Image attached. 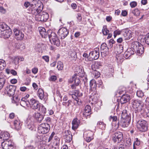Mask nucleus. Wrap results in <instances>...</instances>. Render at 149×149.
<instances>
[{
    "label": "nucleus",
    "instance_id": "obj_51",
    "mask_svg": "<svg viewBox=\"0 0 149 149\" xmlns=\"http://www.w3.org/2000/svg\"><path fill=\"white\" fill-rule=\"evenodd\" d=\"M72 101L70 100H68L67 102H62V105L67 107H68L71 104Z\"/></svg>",
    "mask_w": 149,
    "mask_h": 149
},
{
    "label": "nucleus",
    "instance_id": "obj_61",
    "mask_svg": "<svg viewBox=\"0 0 149 149\" xmlns=\"http://www.w3.org/2000/svg\"><path fill=\"white\" fill-rule=\"evenodd\" d=\"M11 145H10L8 149H15V144L12 141Z\"/></svg>",
    "mask_w": 149,
    "mask_h": 149
},
{
    "label": "nucleus",
    "instance_id": "obj_35",
    "mask_svg": "<svg viewBox=\"0 0 149 149\" xmlns=\"http://www.w3.org/2000/svg\"><path fill=\"white\" fill-rule=\"evenodd\" d=\"M52 44H53L57 46H59L60 44V40L58 37L55 38V39H53L50 42Z\"/></svg>",
    "mask_w": 149,
    "mask_h": 149
},
{
    "label": "nucleus",
    "instance_id": "obj_62",
    "mask_svg": "<svg viewBox=\"0 0 149 149\" xmlns=\"http://www.w3.org/2000/svg\"><path fill=\"white\" fill-rule=\"evenodd\" d=\"M121 33V31H120L116 30L114 32V37L115 38L117 35H119Z\"/></svg>",
    "mask_w": 149,
    "mask_h": 149
},
{
    "label": "nucleus",
    "instance_id": "obj_63",
    "mask_svg": "<svg viewBox=\"0 0 149 149\" xmlns=\"http://www.w3.org/2000/svg\"><path fill=\"white\" fill-rule=\"evenodd\" d=\"M42 59L44 60L46 62H48L49 61V57L48 56H42Z\"/></svg>",
    "mask_w": 149,
    "mask_h": 149
},
{
    "label": "nucleus",
    "instance_id": "obj_36",
    "mask_svg": "<svg viewBox=\"0 0 149 149\" xmlns=\"http://www.w3.org/2000/svg\"><path fill=\"white\" fill-rule=\"evenodd\" d=\"M140 144V141L137 138L135 139V141L133 144V149H139V146Z\"/></svg>",
    "mask_w": 149,
    "mask_h": 149
},
{
    "label": "nucleus",
    "instance_id": "obj_7",
    "mask_svg": "<svg viewBox=\"0 0 149 149\" xmlns=\"http://www.w3.org/2000/svg\"><path fill=\"white\" fill-rule=\"evenodd\" d=\"M137 128L139 130L142 132L146 131L148 130V123L145 120H139L136 124Z\"/></svg>",
    "mask_w": 149,
    "mask_h": 149
},
{
    "label": "nucleus",
    "instance_id": "obj_37",
    "mask_svg": "<svg viewBox=\"0 0 149 149\" xmlns=\"http://www.w3.org/2000/svg\"><path fill=\"white\" fill-rule=\"evenodd\" d=\"M69 54L72 58V60H76L77 57L76 52L74 51H70L69 52Z\"/></svg>",
    "mask_w": 149,
    "mask_h": 149
},
{
    "label": "nucleus",
    "instance_id": "obj_4",
    "mask_svg": "<svg viewBox=\"0 0 149 149\" xmlns=\"http://www.w3.org/2000/svg\"><path fill=\"white\" fill-rule=\"evenodd\" d=\"M99 96L96 92L94 91L90 96L89 101L92 104H94L95 107H100L102 105V102L98 99Z\"/></svg>",
    "mask_w": 149,
    "mask_h": 149
},
{
    "label": "nucleus",
    "instance_id": "obj_9",
    "mask_svg": "<svg viewBox=\"0 0 149 149\" xmlns=\"http://www.w3.org/2000/svg\"><path fill=\"white\" fill-rule=\"evenodd\" d=\"M49 15L48 13L46 12H40L38 15L36 17V20L38 21L46 22L49 18Z\"/></svg>",
    "mask_w": 149,
    "mask_h": 149
},
{
    "label": "nucleus",
    "instance_id": "obj_59",
    "mask_svg": "<svg viewBox=\"0 0 149 149\" xmlns=\"http://www.w3.org/2000/svg\"><path fill=\"white\" fill-rule=\"evenodd\" d=\"M137 2L135 1H133L130 3V6L132 8H134L137 6Z\"/></svg>",
    "mask_w": 149,
    "mask_h": 149
},
{
    "label": "nucleus",
    "instance_id": "obj_41",
    "mask_svg": "<svg viewBox=\"0 0 149 149\" xmlns=\"http://www.w3.org/2000/svg\"><path fill=\"white\" fill-rule=\"evenodd\" d=\"M105 124L102 122H99L97 123V126L102 130H104L105 129Z\"/></svg>",
    "mask_w": 149,
    "mask_h": 149
},
{
    "label": "nucleus",
    "instance_id": "obj_19",
    "mask_svg": "<svg viewBox=\"0 0 149 149\" xmlns=\"http://www.w3.org/2000/svg\"><path fill=\"white\" fill-rule=\"evenodd\" d=\"M21 99L20 104L21 106L25 108L26 106L29 107V101L27 100L26 98L21 97Z\"/></svg>",
    "mask_w": 149,
    "mask_h": 149
},
{
    "label": "nucleus",
    "instance_id": "obj_55",
    "mask_svg": "<svg viewBox=\"0 0 149 149\" xmlns=\"http://www.w3.org/2000/svg\"><path fill=\"white\" fill-rule=\"evenodd\" d=\"M13 31L15 35V37L17 36L20 33L22 32L21 31H20L19 30H18L17 29L15 28L13 30Z\"/></svg>",
    "mask_w": 149,
    "mask_h": 149
},
{
    "label": "nucleus",
    "instance_id": "obj_40",
    "mask_svg": "<svg viewBox=\"0 0 149 149\" xmlns=\"http://www.w3.org/2000/svg\"><path fill=\"white\" fill-rule=\"evenodd\" d=\"M90 87L91 89H95L96 87V83L94 80H91L90 82Z\"/></svg>",
    "mask_w": 149,
    "mask_h": 149
},
{
    "label": "nucleus",
    "instance_id": "obj_46",
    "mask_svg": "<svg viewBox=\"0 0 149 149\" xmlns=\"http://www.w3.org/2000/svg\"><path fill=\"white\" fill-rule=\"evenodd\" d=\"M5 82V79L3 77L0 78V90L3 88Z\"/></svg>",
    "mask_w": 149,
    "mask_h": 149
},
{
    "label": "nucleus",
    "instance_id": "obj_10",
    "mask_svg": "<svg viewBox=\"0 0 149 149\" xmlns=\"http://www.w3.org/2000/svg\"><path fill=\"white\" fill-rule=\"evenodd\" d=\"M112 138L114 142L118 143L123 139V134L121 132L117 131L112 135Z\"/></svg>",
    "mask_w": 149,
    "mask_h": 149
},
{
    "label": "nucleus",
    "instance_id": "obj_33",
    "mask_svg": "<svg viewBox=\"0 0 149 149\" xmlns=\"http://www.w3.org/2000/svg\"><path fill=\"white\" fill-rule=\"evenodd\" d=\"M37 95L40 99L42 100L44 98V95L43 89L40 88L38 89L37 93Z\"/></svg>",
    "mask_w": 149,
    "mask_h": 149
},
{
    "label": "nucleus",
    "instance_id": "obj_52",
    "mask_svg": "<svg viewBox=\"0 0 149 149\" xmlns=\"http://www.w3.org/2000/svg\"><path fill=\"white\" fill-rule=\"evenodd\" d=\"M74 95L76 96V97H80L82 95V93H80L79 91L77 90L74 91Z\"/></svg>",
    "mask_w": 149,
    "mask_h": 149
},
{
    "label": "nucleus",
    "instance_id": "obj_39",
    "mask_svg": "<svg viewBox=\"0 0 149 149\" xmlns=\"http://www.w3.org/2000/svg\"><path fill=\"white\" fill-rule=\"evenodd\" d=\"M6 66L5 61L3 59H0V70H3Z\"/></svg>",
    "mask_w": 149,
    "mask_h": 149
},
{
    "label": "nucleus",
    "instance_id": "obj_27",
    "mask_svg": "<svg viewBox=\"0 0 149 149\" xmlns=\"http://www.w3.org/2000/svg\"><path fill=\"white\" fill-rule=\"evenodd\" d=\"M9 137V133L6 132H1L0 134V139L7 140Z\"/></svg>",
    "mask_w": 149,
    "mask_h": 149
},
{
    "label": "nucleus",
    "instance_id": "obj_21",
    "mask_svg": "<svg viewBox=\"0 0 149 149\" xmlns=\"http://www.w3.org/2000/svg\"><path fill=\"white\" fill-rule=\"evenodd\" d=\"M130 99V96L128 94H123L120 98L121 104H124L128 102Z\"/></svg>",
    "mask_w": 149,
    "mask_h": 149
},
{
    "label": "nucleus",
    "instance_id": "obj_30",
    "mask_svg": "<svg viewBox=\"0 0 149 149\" xmlns=\"http://www.w3.org/2000/svg\"><path fill=\"white\" fill-rule=\"evenodd\" d=\"M38 108L39 113L44 116L46 112V109L45 107L43 105L40 104Z\"/></svg>",
    "mask_w": 149,
    "mask_h": 149
},
{
    "label": "nucleus",
    "instance_id": "obj_42",
    "mask_svg": "<svg viewBox=\"0 0 149 149\" xmlns=\"http://www.w3.org/2000/svg\"><path fill=\"white\" fill-rule=\"evenodd\" d=\"M40 11H41L40 10H38L37 9H35L32 10L31 13L35 15V18L36 20V15H39Z\"/></svg>",
    "mask_w": 149,
    "mask_h": 149
},
{
    "label": "nucleus",
    "instance_id": "obj_53",
    "mask_svg": "<svg viewBox=\"0 0 149 149\" xmlns=\"http://www.w3.org/2000/svg\"><path fill=\"white\" fill-rule=\"evenodd\" d=\"M116 122V126L117 127L118 123H119V117H118L117 116H115L113 117H112V122Z\"/></svg>",
    "mask_w": 149,
    "mask_h": 149
},
{
    "label": "nucleus",
    "instance_id": "obj_8",
    "mask_svg": "<svg viewBox=\"0 0 149 149\" xmlns=\"http://www.w3.org/2000/svg\"><path fill=\"white\" fill-rule=\"evenodd\" d=\"M16 87L14 85H10L5 88L4 93L9 96H12L15 94Z\"/></svg>",
    "mask_w": 149,
    "mask_h": 149
},
{
    "label": "nucleus",
    "instance_id": "obj_16",
    "mask_svg": "<svg viewBox=\"0 0 149 149\" xmlns=\"http://www.w3.org/2000/svg\"><path fill=\"white\" fill-rule=\"evenodd\" d=\"M91 107L89 105H87L85 107L84 111L82 114L83 117L87 118L88 116H89L91 114Z\"/></svg>",
    "mask_w": 149,
    "mask_h": 149
},
{
    "label": "nucleus",
    "instance_id": "obj_38",
    "mask_svg": "<svg viewBox=\"0 0 149 149\" xmlns=\"http://www.w3.org/2000/svg\"><path fill=\"white\" fill-rule=\"evenodd\" d=\"M8 28L7 25L4 23H0V31L1 32L7 29Z\"/></svg>",
    "mask_w": 149,
    "mask_h": 149
},
{
    "label": "nucleus",
    "instance_id": "obj_48",
    "mask_svg": "<svg viewBox=\"0 0 149 149\" xmlns=\"http://www.w3.org/2000/svg\"><path fill=\"white\" fill-rule=\"evenodd\" d=\"M132 13L136 16H138L139 15L140 12L138 9H135L132 11Z\"/></svg>",
    "mask_w": 149,
    "mask_h": 149
},
{
    "label": "nucleus",
    "instance_id": "obj_25",
    "mask_svg": "<svg viewBox=\"0 0 149 149\" xmlns=\"http://www.w3.org/2000/svg\"><path fill=\"white\" fill-rule=\"evenodd\" d=\"M48 35L50 42L58 37L56 33L51 30L48 31Z\"/></svg>",
    "mask_w": 149,
    "mask_h": 149
},
{
    "label": "nucleus",
    "instance_id": "obj_60",
    "mask_svg": "<svg viewBox=\"0 0 149 149\" xmlns=\"http://www.w3.org/2000/svg\"><path fill=\"white\" fill-rule=\"evenodd\" d=\"M99 87L102 89H103L104 86L103 85L102 82L101 80H99L98 81Z\"/></svg>",
    "mask_w": 149,
    "mask_h": 149
},
{
    "label": "nucleus",
    "instance_id": "obj_12",
    "mask_svg": "<svg viewBox=\"0 0 149 149\" xmlns=\"http://www.w3.org/2000/svg\"><path fill=\"white\" fill-rule=\"evenodd\" d=\"M58 33L62 39H63L68 34V30L65 28L63 27L60 29L58 31Z\"/></svg>",
    "mask_w": 149,
    "mask_h": 149
},
{
    "label": "nucleus",
    "instance_id": "obj_32",
    "mask_svg": "<svg viewBox=\"0 0 149 149\" xmlns=\"http://www.w3.org/2000/svg\"><path fill=\"white\" fill-rule=\"evenodd\" d=\"M140 113V115L145 118H149V110H148L146 108L143 109Z\"/></svg>",
    "mask_w": 149,
    "mask_h": 149
},
{
    "label": "nucleus",
    "instance_id": "obj_14",
    "mask_svg": "<svg viewBox=\"0 0 149 149\" xmlns=\"http://www.w3.org/2000/svg\"><path fill=\"white\" fill-rule=\"evenodd\" d=\"M89 56L94 60L97 59L100 56L99 49L98 48H96L94 50L91 52L89 53Z\"/></svg>",
    "mask_w": 149,
    "mask_h": 149
},
{
    "label": "nucleus",
    "instance_id": "obj_2",
    "mask_svg": "<svg viewBox=\"0 0 149 149\" xmlns=\"http://www.w3.org/2000/svg\"><path fill=\"white\" fill-rule=\"evenodd\" d=\"M75 72L77 73L74 74L72 78L69 81L70 83H72L74 81L75 84L76 86H78L80 82V77H82L84 76V74H82L81 75L80 74L81 73L83 72L82 69H80L79 66H77L75 68Z\"/></svg>",
    "mask_w": 149,
    "mask_h": 149
},
{
    "label": "nucleus",
    "instance_id": "obj_5",
    "mask_svg": "<svg viewBox=\"0 0 149 149\" xmlns=\"http://www.w3.org/2000/svg\"><path fill=\"white\" fill-rule=\"evenodd\" d=\"M131 48L139 56L142 54L144 52V47L143 46L137 41L132 43Z\"/></svg>",
    "mask_w": 149,
    "mask_h": 149
},
{
    "label": "nucleus",
    "instance_id": "obj_58",
    "mask_svg": "<svg viewBox=\"0 0 149 149\" xmlns=\"http://www.w3.org/2000/svg\"><path fill=\"white\" fill-rule=\"evenodd\" d=\"M57 79V77L55 75L51 76L49 78V80L50 81H55Z\"/></svg>",
    "mask_w": 149,
    "mask_h": 149
},
{
    "label": "nucleus",
    "instance_id": "obj_24",
    "mask_svg": "<svg viewBox=\"0 0 149 149\" xmlns=\"http://www.w3.org/2000/svg\"><path fill=\"white\" fill-rule=\"evenodd\" d=\"M12 140L5 141L1 143V146L3 149H8L10 145H11Z\"/></svg>",
    "mask_w": 149,
    "mask_h": 149
},
{
    "label": "nucleus",
    "instance_id": "obj_18",
    "mask_svg": "<svg viewBox=\"0 0 149 149\" xmlns=\"http://www.w3.org/2000/svg\"><path fill=\"white\" fill-rule=\"evenodd\" d=\"M0 33L4 38H8L12 35V32L10 29H7Z\"/></svg>",
    "mask_w": 149,
    "mask_h": 149
},
{
    "label": "nucleus",
    "instance_id": "obj_56",
    "mask_svg": "<svg viewBox=\"0 0 149 149\" xmlns=\"http://www.w3.org/2000/svg\"><path fill=\"white\" fill-rule=\"evenodd\" d=\"M145 42L148 45H149V35L148 34L146 35L144 38Z\"/></svg>",
    "mask_w": 149,
    "mask_h": 149
},
{
    "label": "nucleus",
    "instance_id": "obj_26",
    "mask_svg": "<svg viewBox=\"0 0 149 149\" xmlns=\"http://www.w3.org/2000/svg\"><path fill=\"white\" fill-rule=\"evenodd\" d=\"M33 116L39 122H40L43 120L44 117L43 115L41 114L38 112L35 113Z\"/></svg>",
    "mask_w": 149,
    "mask_h": 149
},
{
    "label": "nucleus",
    "instance_id": "obj_29",
    "mask_svg": "<svg viewBox=\"0 0 149 149\" xmlns=\"http://www.w3.org/2000/svg\"><path fill=\"white\" fill-rule=\"evenodd\" d=\"M21 98V95H19L15 97H13V100H12V102L14 104H15L17 106L18 105L19 103H20V99Z\"/></svg>",
    "mask_w": 149,
    "mask_h": 149
},
{
    "label": "nucleus",
    "instance_id": "obj_44",
    "mask_svg": "<svg viewBox=\"0 0 149 149\" xmlns=\"http://www.w3.org/2000/svg\"><path fill=\"white\" fill-rule=\"evenodd\" d=\"M92 73L93 76L95 78H97L100 77V73L97 70L93 71Z\"/></svg>",
    "mask_w": 149,
    "mask_h": 149
},
{
    "label": "nucleus",
    "instance_id": "obj_49",
    "mask_svg": "<svg viewBox=\"0 0 149 149\" xmlns=\"http://www.w3.org/2000/svg\"><path fill=\"white\" fill-rule=\"evenodd\" d=\"M24 37V34L21 32L15 38L17 40H21L23 39Z\"/></svg>",
    "mask_w": 149,
    "mask_h": 149
},
{
    "label": "nucleus",
    "instance_id": "obj_13",
    "mask_svg": "<svg viewBox=\"0 0 149 149\" xmlns=\"http://www.w3.org/2000/svg\"><path fill=\"white\" fill-rule=\"evenodd\" d=\"M40 104L38 102L34 99L32 98L30 100L29 102V107L33 109H38Z\"/></svg>",
    "mask_w": 149,
    "mask_h": 149
},
{
    "label": "nucleus",
    "instance_id": "obj_64",
    "mask_svg": "<svg viewBox=\"0 0 149 149\" xmlns=\"http://www.w3.org/2000/svg\"><path fill=\"white\" fill-rule=\"evenodd\" d=\"M116 61L118 64L121 63L123 61V59L121 58L119 56L116 57Z\"/></svg>",
    "mask_w": 149,
    "mask_h": 149
},
{
    "label": "nucleus",
    "instance_id": "obj_43",
    "mask_svg": "<svg viewBox=\"0 0 149 149\" xmlns=\"http://www.w3.org/2000/svg\"><path fill=\"white\" fill-rule=\"evenodd\" d=\"M13 62L15 64L17 65L19 63V61L20 60L19 57L18 56H14L12 58Z\"/></svg>",
    "mask_w": 149,
    "mask_h": 149
},
{
    "label": "nucleus",
    "instance_id": "obj_28",
    "mask_svg": "<svg viewBox=\"0 0 149 149\" xmlns=\"http://www.w3.org/2000/svg\"><path fill=\"white\" fill-rule=\"evenodd\" d=\"M40 34L43 38H46L47 37L48 32H46L45 29L43 27H39L38 28Z\"/></svg>",
    "mask_w": 149,
    "mask_h": 149
},
{
    "label": "nucleus",
    "instance_id": "obj_1",
    "mask_svg": "<svg viewBox=\"0 0 149 149\" xmlns=\"http://www.w3.org/2000/svg\"><path fill=\"white\" fill-rule=\"evenodd\" d=\"M132 104L134 109V112L136 116H139L140 113L144 109V104L142 101L138 99H133Z\"/></svg>",
    "mask_w": 149,
    "mask_h": 149
},
{
    "label": "nucleus",
    "instance_id": "obj_3",
    "mask_svg": "<svg viewBox=\"0 0 149 149\" xmlns=\"http://www.w3.org/2000/svg\"><path fill=\"white\" fill-rule=\"evenodd\" d=\"M121 123L123 127L128 126L131 121V117L130 113L126 110L123 111L121 114Z\"/></svg>",
    "mask_w": 149,
    "mask_h": 149
},
{
    "label": "nucleus",
    "instance_id": "obj_11",
    "mask_svg": "<svg viewBox=\"0 0 149 149\" xmlns=\"http://www.w3.org/2000/svg\"><path fill=\"white\" fill-rule=\"evenodd\" d=\"M93 132L90 130L85 131L84 133V137L85 140L88 142L93 139Z\"/></svg>",
    "mask_w": 149,
    "mask_h": 149
},
{
    "label": "nucleus",
    "instance_id": "obj_34",
    "mask_svg": "<svg viewBox=\"0 0 149 149\" xmlns=\"http://www.w3.org/2000/svg\"><path fill=\"white\" fill-rule=\"evenodd\" d=\"M125 93V90L123 89H118L115 93V96L116 97H120L121 95L124 94Z\"/></svg>",
    "mask_w": 149,
    "mask_h": 149
},
{
    "label": "nucleus",
    "instance_id": "obj_31",
    "mask_svg": "<svg viewBox=\"0 0 149 149\" xmlns=\"http://www.w3.org/2000/svg\"><path fill=\"white\" fill-rule=\"evenodd\" d=\"M14 125L15 129L17 130H18L21 128L22 124L19 120H16L14 122Z\"/></svg>",
    "mask_w": 149,
    "mask_h": 149
},
{
    "label": "nucleus",
    "instance_id": "obj_22",
    "mask_svg": "<svg viewBox=\"0 0 149 149\" xmlns=\"http://www.w3.org/2000/svg\"><path fill=\"white\" fill-rule=\"evenodd\" d=\"M109 50V48L107 47L106 43H103L101 45L100 47L101 55H102V54H107V53L108 52Z\"/></svg>",
    "mask_w": 149,
    "mask_h": 149
},
{
    "label": "nucleus",
    "instance_id": "obj_23",
    "mask_svg": "<svg viewBox=\"0 0 149 149\" xmlns=\"http://www.w3.org/2000/svg\"><path fill=\"white\" fill-rule=\"evenodd\" d=\"M134 54V51L132 49L129 48L127 49L124 54V56L126 58H128L131 55Z\"/></svg>",
    "mask_w": 149,
    "mask_h": 149
},
{
    "label": "nucleus",
    "instance_id": "obj_57",
    "mask_svg": "<svg viewBox=\"0 0 149 149\" xmlns=\"http://www.w3.org/2000/svg\"><path fill=\"white\" fill-rule=\"evenodd\" d=\"M91 68L93 71H96V70L99 69V68L98 67L95 63L94 64H93L92 65Z\"/></svg>",
    "mask_w": 149,
    "mask_h": 149
},
{
    "label": "nucleus",
    "instance_id": "obj_17",
    "mask_svg": "<svg viewBox=\"0 0 149 149\" xmlns=\"http://www.w3.org/2000/svg\"><path fill=\"white\" fill-rule=\"evenodd\" d=\"M64 138L65 141L67 142H70L72 139V135L71 132L69 130L65 132L64 134Z\"/></svg>",
    "mask_w": 149,
    "mask_h": 149
},
{
    "label": "nucleus",
    "instance_id": "obj_50",
    "mask_svg": "<svg viewBox=\"0 0 149 149\" xmlns=\"http://www.w3.org/2000/svg\"><path fill=\"white\" fill-rule=\"evenodd\" d=\"M102 31L104 35H107L109 32V31L107 29L106 26H103Z\"/></svg>",
    "mask_w": 149,
    "mask_h": 149
},
{
    "label": "nucleus",
    "instance_id": "obj_6",
    "mask_svg": "<svg viewBox=\"0 0 149 149\" xmlns=\"http://www.w3.org/2000/svg\"><path fill=\"white\" fill-rule=\"evenodd\" d=\"M50 127L48 123H44L41 124L38 128V132L44 134L47 133L49 131Z\"/></svg>",
    "mask_w": 149,
    "mask_h": 149
},
{
    "label": "nucleus",
    "instance_id": "obj_20",
    "mask_svg": "<svg viewBox=\"0 0 149 149\" xmlns=\"http://www.w3.org/2000/svg\"><path fill=\"white\" fill-rule=\"evenodd\" d=\"M80 123V122L79 120L77 118L74 119L72 121V129L74 130H76Z\"/></svg>",
    "mask_w": 149,
    "mask_h": 149
},
{
    "label": "nucleus",
    "instance_id": "obj_54",
    "mask_svg": "<svg viewBox=\"0 0 149 149\" xmlns=\"http://www.w3.org/2000/svg\"><path fill=\"white\" fill-rule=\"evenodd\" d=\"M74 100L76 102H75V103H76L77 105L80 106L82 104V102L81 100L80 99H79L77 97L74 98Z\"/></svg>",
    "mask_w": 149,
    "mask_h": 149
},
{
    "label": "nucleus",
    "instance_id": "obj_45",
    "mask_svg": "<svg viewBox=\"0 0 149 149\" xmlns=\"http://www.w3.org/2000/svg\"><path fill=\"white\" fill-rule=\"evenodd\" d=\"M63 63L59 61L57 63V68L58 70H62L63 69Z\"/></svg>",
    "mask_w": 149,
    "mask_h": 149
},
{
    "label": "nucleus",
    "instance_id": "obj_47",
    "mask_svg": "<svg viewBox=\"0 0 149 149\" xmlns=\"http://www.w3.org/2000/svg\"><path fill=\"white\" fill-rule=\"evenodd\" d=\"M136 95L139 98H142L144 96L143 92L141 90H139L137 91Z\"/></svg>",
    "mask_w": 149,
    "mask_h": 149
},
{
    "label": "nucleus",
    "instance_id": "obj_15",
    "mask_svg": "<svg viewBox=\"0 0 149 149\" xmlns=\"http://www.w3.org/2000/svg\"><path fill=\"white\" fill-rule=\"evenodd\" d=\"M131 32L127 29H125L122 30L121 33L125 38V40H129L132 37Z\"/></svg>",
    "mask_w": 149,
    "mask_h": 149
}]
</instances>
